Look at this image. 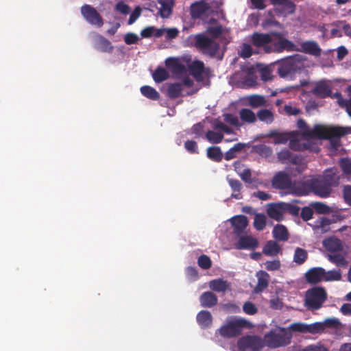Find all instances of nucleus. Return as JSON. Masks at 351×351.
<instances>
[{
  "instance_id": "1",
  "label": "nucleus",
  "mask_w": 351,
  "mask_h": 351,
  "mask_svg": "<svg viewBox=\"0 0 351 351\" xmlns=\"http://www.w3.org/2000/svg\"><path fill=\"white\" fill-rule=\"evenodd\" d=\"M332 192V189L321 177L301 182L295 186V193L300 196L313 193L322 198H326L330 195Z\"/></svg>"
},
{
  "instance_id": "2",
  "label": "nucleus",
  "mask_w": 351,
  "mask_h": 351,
  "mask_svg": "<svg viewBox=\"0 0 351 351\" xmlns=\"http://www.w3.org/2000/svg\"><path fill=\"white\" fill-rule=\"evenodd\" d=\"M292 339V333L289 329L282 327L271 330L264 336L265 346L270 348H277L289 345Z\"/></svg>"
},
{
  "instance_id": "3",
  "label": "nucleus",
  "mask_w": 351,
  "mask_h": 351,
  "mask_svg": "<svg viewBox=\"0 0 351 351\" xmlns=\"http://www.w3.org/2000/svg\"><path fill=\"white\" fill-rule=\"evenodd\" d=\"M250 323L244 319L230 317L219 329V334L223 338H234L241 335L244 328H249Z\"/></svg>"
},
{
  "instance_id": "4",
  "label": "nucleus",
  "mask_w": 351,
  "mask_h": 351,
  "mask_svg": "<svg viewBox=\"0 0 351 351\" xmlns=\"http://www.w3.org/2000/svg\"><path fill=\"white\" fill-rule=\"evenodd\" d=\"M327 300V293L322 287H315L308 289L305 295V306L310 311L321 308Z\"/></svg>"
},
{
  "instance_id": "5",
  "label": "nucleus",
  "mask_w": 351,
  "mask_h": 351,
  "mask_svg": "<svg viewBox=\"0 0 351 351\" xmlns=\"http://www.w3.org/2000/svg\"><path fill=\"white\" fill-rule=\"evenodd\" d=\"M295 50V44L285 38L281 33H272V41L270 47H267L266 53H281L284 51H293Z\"/></svg>"
},
{
  "instance_id": "6",
  "label": "nucleus",
  "mask_w": 351,
  "mask_h": 351,
  "mask_svg": "<svg viewBox=\"0 0 351 351\" xmlns=\"http://www.w3.org/2000/svg\"><path fill=\"white\" fill-rule=\"evenodd\" d=\"M264 346V340L253 335L242 337L237 341V347L240 351H259Z\"/></svg>"
},
{
  "instance_id": "7",
  "label": "nucleus",
  "mask_w": 351,
  "mask_h": 351,
  "mask_svg": "<svg viewBox=\"0 0 351 351\" xmlns=\"http://www.w3.org/2000/svg\"><path fill=\"white\" fill-rule=\"evenodd\" d=\"M195 46L204 53L208 54L211 57L215 56L219 49L218 43L202 34L196 36Z\"/></svg>"
},
{
  "instance_id": "8",
  "label": "nucleus",
  "mask_w": 351,
  "mask_h": 351,
  "mask_svg": "<svg viewBox=\"0 0 351 351\" xmlns=\"http://www.w3.org/2000/svg\"><path fill=\"white\" fill-rule=\"evenodd\" d=\"M81 14L84 19L91 25L101 27L104 25V19L97 10L88 4H84L81 7Z\"/></svg>"
},
{
  "instance_id": "9",
  "label": "nucleus",
  "mask_w": 351,
  "mask_h": 351,
  "mask_svg": "<svg viewBox=\"0 0 351 351\" xmlns=\"http://www.w3.org/2000/svg\"><path fill=\"white\" fill-rule=\"evenodd\" d=\"M275 6V12L278 16L285 17L294 13L295 5L291 0H271Z\"/></svg>"
},
{
  "instance_id": "10",
  "label": "nucleus",
  "mask_w": 351,
  "mask_h": 351,
  "mask_svg": "<svg viewBox=\"0 0 351 351\" xmlns=\"http://www.w3.org/2000/svg\"><path fill=\"white\" fill-rule=\"evenodd\" d=\"M299 69L295 58L290 57L280 63L278 73L281 77H287L292 75Z\"/></svg>"
},
{
  "instance_id": "11",
  "label": "nucleus",
  "mask_w": 351,
  "mask_h": 351,
  "mask_svg": "<svg viewBox=\"0 0 351 351\" xmlns=\"http://www.w3.org/2000/svg\"><path fill=\"white\" fill-rule=\"evenodd\" d=\"M271 184L276 189H289L292 185L291 178L285 171H279L273 177Z\"/></svg>"
},
{
  "instance_id": "12",
  "label": "nucleus",
  "mask_w": 351,
  "mask_h": 351,
  "mask_svg": "<svg viewBox=\"0 0 351 351\" xmlns=\"http://www.w3.org/2000/svg\"><path fill=\"white\" fill-rule=\"evenodd\" d=\"M210 10V6L204 0L196 1L190 7L191 16L193 19H203Z\"/></svg>"
},
{
  "instance_id": "13",
  "label": "nucleus",
  "mask_w": 351,
  "mask_h": 351,
  "mask_svg": "<svg viewBox=\"0 0 351 351\" xmlns=\"http://www.w3.org/2000/svg\"><path fill=\"white\" fill-rule=\"evenodd\" d=\"M321 178L332 189L339 184L341 176L337 168L332 167L326 169Z\"/></svg>"
},
{
  "instance_id": "14",
  "label": "nucleus",
  "mask_w": 351,
  "mask_h": 351,
  "mask_svg": "<svg viewBox=\"0 0 351 351\" xmlns=\"http://www.w3.org/2000/svg\"><path fill=\"white\" fill-rule=\"evenodd\" d=\"M271 41L272 36L269 34L254 32L251 36L252 44L256 47H263L265 53Z\"/></svg>"
},
{
  "instance_id": "15",
  "label": "nucleus",
  "mask_w": 351,
  "mask_h": 351,
  "mask_svg": "<svg viewBox=\"0 0 351 351\" xmlns=\"http://www.w3.org/2000/svg\"><path fill=\"white\" fill-rule=\"evenodd\" d=\"M231 224L233 227L234 234L240 237L248 225L247 218L245 215H237L230 219Z\"/></svg>"
},
{
  "instance_id": "16",
  "label": "nucleus",
  "mask_w": 351,
  "mask_h": 351,
  "mask_svg": "<svg viewBox=\"0 0 351 351\" xmlns=\"http://www.w3.org/2000/svg\"><path fill=\"white\" fill-rule=\"evenodd\" d=\"M327 126L315 125L313 130L308 129L302 132V136L306 139H326Z\"/></svg>"
},
{
  "instance_id": "17",
  "label": "nucleus",
  "mask_w": 351,
  "mask_h": 351,
  "mask_svg": "<svg viewBox=\"0 0 351 351\" xmlns=\"http://www.w3.org/2000/svg\"><path fill=\"white\" fill-rule=\"evenodd\" d=\"M94 47L99 51L110 53L114 47L107 38L100 34H97L94 38Z\"/></svg>"
},
{
  "instance_id": "18",
  "label": "nucleus",
  "mask_w": 351,
  "mask_h": 351,
  "mask_svg": "<svg viewBox=\"0 0 351 351\" xmlns=\"http://www.w3.org/2000/svg\"><path fill=\"white\" fill-rule=\"evenodd\" d=\"M258 246V240L252 236H241L235 243V248L237 250H254Z\"/></svg>"
},
{
  "instance_id": "19",
  "label": "nucleus",
  "mask_w": 351,
  "mask_h": 351,
  "mask_svg": "<svg viewBox=\"0 0 351 351\" xmlns=\"http://www.w3.org/2000/svg\"><path fill=\"white\" fill-rule=\"evenodd\" d=\"M325 269L322 267H313L308 270L305 274V278L308 282L311 284H317L324 280Z\"/></svg>"
},
{
  "instance_id": "20",
  "label": "nucleus",
  "mask_w": 351,
  "mask_h": 351,
  "mask_svg": "<svg viewBox=\"0 0 351 351\" xmlns=\"http://www.w3.org/2000/svg\"><path fill=\"white\" fill-rule=\"evenodd\" d=\"M311 93L319 98H326L330 97L332 93L330 86L324 80L317 82Z\"/></svg>"
},
{
  "instance_id": "21",
  "label": "nucleus",
  "mask_w": 351,
  "mask_h": 351,
  "mask_svg": "<svg viewBox=\"0 0 351 351\" xmlns=\"http://www.w3.org/2000/svg\"><path fill=\"white\" fill-rule=\"evenodd\" d=\"M268 216L278 221L284 219L282 202L269 204L267 208Z\"/></svg>"
},
{
  "instance_id": "22",
  "label": "nucleus",
  "mask_w": 351,
  "mask_h": 351,
  "mask_svg": "<svg viewBox=\"0 0 351 351\" xmlns=\"http://www.w3.org/2000/svg\"><path fill=\"white\" fill-rule=\"evenodd\" d=\"M323 246L328 252L332 253L340 252L343 250V242L335 237L325 239L323 241Z\"/></svg>"
},
{
  "instance_id": "23",
  "label": "nucleus",
  "mask_w": 351,
  "mask_h": 351,
  "mask_svg": "<svg viewBox=\"0 0 351 351\" xmlns=\"http://www.w3.org/2000/svg\"><path fill=\"white\" fill-rule=\"evenodd\" d=\"M278 159L283 164L290 162L298 165L301 162L302 157L299 155H293L289 149H284L278 153Z\"/></svg>"
},
{
  "instance_id": "24",
  "label": "nucleus",
  "mask_w": 351,
  "mask_h": 351,
  "mask_svg": "<svg viewBox=\"0 0 351 351\" xmlns=\"http://www.w3.org/2000/svg\"><path fill=\"white\" fill-rule=\"evenodd\" d=\"M302 51L316 57L320 56L322 49L317 42L314 40L305 41L301 44Z\"/></svg>"
},
{
  "instance_id": "25",
  "label": "nucleus",
  "mask_w": 351,
  "mask_h": 351,
  "mask_svg": "<svg viewBox=\"0 0 351 351\" xmlns=\"http://www.w3.org/2000/svg\"><path fill=\"white\" fill-rule=\"evenodd\" d=\"M204 64L200 60L193 61L189 66L190 73L199 82L204 80Z\"/></svg>"
},
{
  "instance_id": "26",
  "label": "nucleus",
  "mask_w": 351,
  "mask_h": 351,
  "mask_svg": "<svg viewBox=\"0 0 351 351\" xmlns=\"http://www.w3.org/2000/svg\"><path fill=\"white\" fill-rule=\"evenodd\" d=\"M201 306L204 308H212L217 305V295L211 291H205L199 297Z\"/></svg>"
},
{
  "instance_id": "27",
  "label": "nucleus",
  "mask_w": 351,
  "mask_h": 351,
  "mask_svg": "<svg viewBox=\"0 0 351 351\" xmlns=\"http://www.w3.org/2000/svg\"><path fill=\"white\" fill-rule=\"evenodd\" d=\"M160 8L158 10V14L162 19L169 18L173 12L174 0H158Z\"/></svg>"
},
{
  "instance_id": "28",
  "label": "nucleus",
  "mask_w": 351,
  "mask_h": 351,
  "mask_svg": "<svg viewBox=\"0 0 351 351\" xmlns=\"http://www.w3.org/2000/svg\"><path fill=\"white\" fill-rule=\"evenodd\" d=\"M256 276L258 282L255 288L256 292H261L269 285V275L265 271L261 270L257 272Z\"/></svg>"
},
{
  "instance_id": "29",
  "label": "nucleus",
  "mask_w": 351,
  "mask_h": 351,
  "mask_svg": "<svg viewBox=\"0 0 351 351\" xmlns=\"http://www.w3.org/2000/svg\"><path fill=\"white\" fill-rule=\"evenodd\" d=\"M197 322L202 328H208L212 324L213 317L208 311L202 310L197 315Z\"/></svg>"
},
{
  "instance_id": "30",
  "label": "nucleus",
  "mask_w": 351,
  "mask_h": 351,
  "mask_svg": "<svg viewBox=\"0 0 351 351\" xmlns=\"http://www.w3.org/2000/svg\"><path fill=\"white\" fill-rule=\"evenodd\" d=\"M209 287L214 291L225 293L230 289V284L226 280L218 278L211 280L209 282Z\"/></svg>"
},
{
  "instance_id": "31",
  "label": "nucleus",
  "mask_w": 351,
  "mask_h": 351,
  "mask_svg": "<svg viewBox=\"0 0 351 351\" xmlns=\"http://www.w3.org/2000/svg\"><path fill=\"white\" fill-rule=\"evenodd\" d=\"M348 133L347 128H344L339 126H330L326 129V139H331V138H337L345 136Z\"/></svg>"
},
{
  "instance_id": "32",
  "label": "nucleus",
  "mask_w": 351,
  "mask_h": 351,
  "mask_svg": "<svg viewBox=\"0 0 351 351\" xmlns=\"http://www.w3.org/2000/svg\"><path fill=\"white\" fill-rule=\"evenodd\" d=\"M182 91L183 88L182 83H171L168 85L167 95L170 99H175L182 95Z\"/></svg>"
},
{
  "instance_id": "33",
  "label": "nucleus",
  "mask_w": 351,
  "mask_h": 351,
  "mask_svg": "<svg viewBox=\"0 0 351 351\" xmlns=\"http://www.w3.org/2000/svg\"><path fill=\"white\" fill-rule=\"evenodd\" d=\"M273 237L278 241H286L289 239V232L287 228L282 224H277L273 229Z\"/></svg>"
},
{
  "instance_id": "34",
  "label": "nucleus",
  "mask_w": 351,
  "mask_h": 351,
  "mask_svg": "<svg viewBox=\"0 0 351 351\" xmlns=\"http://www.w3.org/2000/svg\"><path fill=\"white\" fill-rule=\"evenodd\" d=\"M281 250L280 245L275 241H269L263 247V252L270 256H276Z\"/></svg>"
},
{
  "instance_id": "35",
  "label": "nucleus",
  "mask_w": 351,
  "mask_h": 351,
  "mask_svg": "<svg viewBox=\"0 0 351 351\" xmlns=\"http://www.w3.org/2000/svg\"><path fill=\"white\" fill-rule=\"evenodd\" d=\"M207 157L214 162H221L223 158V153L219 147L211 146L207 148Z\"/></svg>"
},
{
  "instance_id": "36",
  "label": "nucleus",
  "mask_w": 351,
  "mask_h": 351,
  "mask_svg": "<svg viewBox=\"0 0 351 351\" xmlns=\"http://www.w3.org/2000/svg\"><path fill=\"white\" fill-rule=\"evenodd\" d=\"M240 119L243 123L252 124L257 120L256 114L250 109L242 108L239 111Z\"/></svg>"
},
{
  "instance_id": "37",
  "label": "nucleus",
  "mask_w": 351,
  "mask_h": 351,
  "mask_svg": "<svg viewBox=\"0 0 351 351\" xmlns=\"http://www.w3.org/2000/svg\"><path fill=\"white\" fill-rule=\"evenodd\" d=\"M248 104L252 108L266 106L267 101L264 96L260 95H252L247 98Z\"/></svg>"
},
{
  "instance_id": "38",
  "label": "nucleus",
  "mask_w": 351,
  "mask_h": 351,
  "mask_svg": "<svg viewBox=\"0 0 351 351\" xmlns=\"http://www.w3.org/2000/svg\"><path fill=\"white\" fill-rule=\"evenodd\" d=\"M268 136L274 138L275 144H285L290 138V134L271 130L269 132Z\"/></svg>"
},
{
  "instance_id": "39",
  "label": "nucleus",
  "mask_w": 351,
  "mask_h": 351,
  "mask_svg": "<svg viewBox=\"0 0 351 351\" xmlns=\"http://www.w3.org/2000/svg\"><path fill=\"white\" fill-rule=\"evenodd\" d=\"M256 117L259 121L268 125L272 123L274 120V113L266 108L259 110L257 112Z\"/></svg>"
},
{
  "instance_id": "40",
  "label": "nucleus",
  "mask_w": 351,
  "mask_h": 351,
  "mask_svg": "<svg viewBox=\"0 0 351 351\" xmlns=\"http://www.w3.org/2000/svg\"><path fill=\"white\" fill-rule=\"evenodd\" d=\"M328 260L335 264L337 267H346L348 266V261L345 256L340 254H329L326 256Z\"/></svg>"
},
{
  "instance_id": "41",
  "label": "nucleus",
  "mask_w": 351,
  "mask_h": 351,
  "mask_svg": "<svg viewBox=\"0 0 351 351\" xmlns=\"http://www.w3.org/2000/svg\"><path fill=\"white\" fill-rule=\"evenodd\" d=\"M245 147V144L243 143H238L232 147L228 149L224 154L226 160H230L237 157V154L241 152Z\"/></svg>"
},
{
  "instance_id": "42",
  "label": "nucleus",
  "mask_w": 351,
  "mask_h": 351,
  "mask_svg": "<svg viewBox=\"0 0 351 351\" xmlns=\"http://www.w3.org/2000/svg\"><path fill=\"white\" fill-rule=\"evenodd\" d=\"M152 77L155 82L160 83L169 77V72L162 66H158L152 73Z\"/></svg>"
},
{
  "instance_id": "43",
  "label": "nucleus",
  "mask_w": 351,
  "mask_h": 351,
  "mask_svg": "<svg viewBox=\"0 0 351 351\" xmlns=\"http://www.w3.org/2000/svg\"><path fill=\"white\" fill-rule=\"evenodd\" d=\"M141 94L145 97L156 101L159 99L160 94L158 91L150 86H143L141 88Z\"/></svg>"
},
{
  "instance_id": "44",
  "label": "nucleus",
  "mask_w": 351,
  "mask_h": 351,
  "mask_svg": "<svg viewBox=\"0 0 351 351\" xmlns=\"http://www.w3.org/2000/svg\"><path fill=\"white\" fill-rule=\"evenodd\" d=\"M307 258V251L301 247H296L293 255V262L298 265H302L306 261Z\"/></svg>"
},
{
  "instance_id": "45",
  "label": "nucleus",
  "mask_w": 351,
  "mask_h": 351,
  "mask_svg": "<svg viewBox=\"0 0 351 351\" xmlns=\"http://www.w3.org/2000/svg\"><path fill=\"white\" fill-rule=\"evenodd\" d=\"M253 150L261 156L265 158L271 156L273 153L272 149L265 144H259L254 146Z\"/></svg>"
},
{
  "instance_id": "46",
  "label": "nucleus",
  "mask_w": 351,
  "mask_h": 351,
  "mask_svg": "<svg viewBox=\"0 0 351 351\" xmlns=\"http://www.w3.org/2000/svg\"><path fill=\"white\" fill-rule=\"evenodd\" d=\"M206 138L211 143L217 144L222 141L223 134L221 132L208 130L205 135Z\"/></svg>"
},
{
  "instance_id": "47",
  "label": "nucleus",
  "mask_w": 351,
  "mask_h": 351,
  "mask_svg": "<svg viewBox=\"0 0 351 351\" xmlns=\"http://www.w3.org/2000/svg\"><path fill=\"white\" fill-rule=\"evenodd\" d=\"M341 280V272L339 269L325 270L324 280L326 282L339 281Z\"/></svg>"
},
{
  "instance_id": "48",
  "label": "nucleus",
  "mask_w": 351,
  "mask_h": 351,
  "mask_svg": "<svg viewBox=\"0 0 351 351\" xmlns=\"http://www.w3.org/2000/svg\"><path fill=\"white\" fill-rule=\"evenodd\" d=\"M254 226L258 231L263 230L266 226V217L264 214H256L254 220Z\"/></svg>"
},
{
  "instance_id": "49",
  "label": "nucleus",
  "mask_w": 351,
  "mask_h": 351,
  "mask_svg": "<svg viewBox=\"0 0 351 351\" xmlns=\"http://www.w3.org/2000/svg\"><path fill=\"white\" fill-rule=\"evenodd\" d=\"M339 165L344 175H351V158H342L340 159Z\"/></svg>"
},
{
  "instance_id": "50",
  "label": "nucleus",
  "mask_w": 351,
  "mask_h": 351,
  "mask_svg": "<svg viewBox=\"0 0 351 351\" xmlns=\"http://www.w3.org/2000/svg\"><path fill=\"white\" fill-rule=\"evenodd\" d=\"M324 330L326 328L338 329L341 327V323L338 318L331 317L326 319L323 322Z\"/></svg>"
},
{
  "instance_id": "51",
  "label": "nucleus",
  "mask_w": 351,
  "mask_h": 351,
  "mask_svg": "<svg viewBox=\"0 0 351 351\" xmlns=\"http://www.w3.org/2000/svg\"><path fill=\"white\" fill-rule=\"evenodd\" d=\"M283 211L285 213H289L293 216H298L300 212V207L290 203L282 202Z\"/></svg>"
},
{
  "instance_id": "52",
  "label": "nucleus",
  "mask_w": 351,
  "mask_h": 351,
  "mask_svg": "<svg viewBox=\"0 0 351 351\" xmlns=\"http://www.w3.org/2000/svg\"><path fill=\"white\" fill-rule=\"evenodd\" d=\"M324 331L323 324L322 322H315L313 324H307L306 333L313 335L322 333Z\"/></svg>"
},
{
  "instance_id": "53",
  "label": "nucleus",
  "mask_w": 351,
  "mask_h": 351,
  "mask_svg": "<svg viewBox=\"0 0 351 351\" xmlns=\"http://www.w3.org/2000/svg\"><path fill=\"white\" fill-rule=\"evenodd\" d=\"M198 265L204 269H208L211 267L212 262L210 258L206 255H201L197 260Z\"/></svg>"
},
{
  "instance_id": "54",
  "label": "nucleus",
  "mask_w": 351,
  "mask_h": 351,
  "mask_svg": "<svg viewBox=\"0 0 351 351\" xmlns=\"http://www.w3.org/2000/svg\"><path fill=\"white\" fill-rule=\"evenodd\" d=\"M312 208L317 213L326 214L330 212V208L325 204L322 202H314L311 204Z\"/></svg>"
},
{
  "instance_id": "55",
  "label": "nucleus",
  "mask_w": 351,
  "mask_h": 351,
  "mask_svg": "<svg viewBox=\"0 0 351 351\" xmlns=\"http://www.w3.org/2000/svg\"><path fill=\"white\" fill-rule=\"evenodd\" d=\"M239 56L243 58H248L252 55V49L250 45L243 43L239 52Z\"/></svg>"
},
{
  "instance_id": "56",
  "label": "nucleus",
  "mask_w": 351,
  "mask_h": 351,
  "mask_svg": "<svg viewBox=\"0 0 351 351\" xmlns=\"http://www.w3.org/2000/svg\"><path fill=\"white\" fill-rule=\"evenodd\" d=\"M223 27L217 24L215 26H209L207 28L208 33L213 38H218L223 33Z\"/></svg>"
},
{
  "instance_id": "57",
  "label": "nucleus",
  "mask_w": 351,
  "mask_h": 351,
  "mask_svg": "<svg viewBox=\"0 0 351 351\" xmlns=\"http://www.w3.org/2000/svg\"><path fill=\"white\" fill-rule=\"evenodd\" d=\"M307 324L304 323H293L287 328L289 331H295L301 333H306Z\"/></svg>"
},
{
  "instance_id": "58",
  "label": "nucleus",
  "mask_w": 351,
  "mask_h": 351,
  "mask_svg": "<svg viewBox=\"0 0 351 351\" xmlns=\"http://www.w3.org/2000/svg\"><path fill=\"white\" fill-rule=\"evenodd\" d=\"M227 181L233 192L239 193L241 191L243 186L239 180L227 177Z\"/></svg>"
},
{
  "instance_id": "59",
  "label": "nucleus",
  "mask_w": 351,
  "mask_h": 351,
  "mask_svg": "<svg viewBox=\"0 0 351 351\" xmlns=\"http://www.w3.org/2000/svg\"><path fill=\"white\" fill-rule=\"evenodd\" d=\"M243 310L246 314L250 315L256 314L258 311L256 306L251 302H245L243 306Z\"/></svg>"
},
{
  "instance_id": "60",
  "label": "nucleus",
  "mask_w": 351,
  "mask_h": 351,
  "mask_svg": "<svg viewBox=\"0 0 351 351\" xmlns=\"http://www.w3.org/2000/svg\"><path fill=\"white\" fill-rule=\"evenodd\" d=\"M184 148L191 154H198L197 144L195 141H186L184 143Z\"/></svg>"
},
{
  "instance_id": "61",
  "label": "nucleus",
  "mask_w": 351,
  "mask_h": 351,
  "mask_svg": "<svg viewBox=\"0 0 351 351\" xmlns=\"http://www.w3.org/2000/svg\"><path fill=\"white\" fill-rule=\"evenodd\" d=\"M224 121L233 126L240 127L241 125L238 117L232 114H226L224 115Z\"/></svg>"
},
{
  "instance_id": "62",
  "label": "nucleus",
  "mask_w": 351,
  "mask_h": 351,
  "mask_svg": "<svg viewBox=\"0 0 351 351\" xmlns=\"http://www.w3.org/2000/svg\"><path fill=\"white\" fill-rule=\"evenodd\" d=\"M260 72H261V79L263 81L266 82V81L272 80L273 76H272V73H271V70L269 66H265L261 68L260 70Z\"/></svg>"
},
{
  "instance_id": "63",
  "label": "nucleus",
  "mask_w": 351,
  "mask_h": 351,
  "mask_svg": "<svg viewBox=\"0 0 351 351\" xmlns=\"http://www.w3.org/2000/svg\"><path fill=\"white\" fill-rule=\"evenodd\" d=\"M115 10L122 14L126 15L130 11V6L123 1H119L116 4Z\"/></svg>"
},
{
  "instance_id": "64",
  "label": "nucleus",
  "mask_w": 351,
  "mask_h": 351,
  "mask_svg": "<svg viewBox=\"0 0 351 351\" xmlns=\"http://www.w3.org/2000/svg\"><path fill=\"white\" fill-rule=\"evenodd\" d=\"M301 351H328L326 348L320 343L309 345Z\"/></svg>"
}]
</instances>
